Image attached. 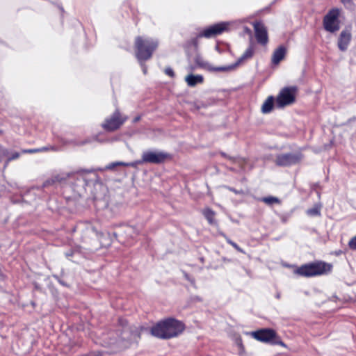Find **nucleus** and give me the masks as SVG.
<instances>
[{
    "instance_id": "nucleus-7",
    "label": "nucleus",
    "mask_w": 356,
    "mask_h": 356,
    "mask_svg": "<svg viewBox=\"0 0 356 356\" xmlns=\"http://www.w3.org/2000/svg\"><path fill=\"white\" fill-rule=\"evenodd\" d=\"M231 22H222L205 28L198 33V37L210 38L228 31L232 26Z\"/></svg>"
},
{
    "instance_id": "nucleus-27",
    "label": "nucleus",
    "mask_w": 356,
    "mask_h": 356,
    "mask_svg": "<svg viewBox=\"0 0 356 356\" xmlns=\"http://www.w3.org/2000/svg\"><path fill=\"white\" fill-rule=\"evenodd\" d=\"M165 73L170 77H174L175 76L174 71L171 67H166L165 69Z\"/></svg>"
},
{
    "instance_id": "nucleus-31",
    "label": "nucleus",
    "mask_w": 356,
    "mask_h": 356,
    "mask_svg": "<svg viewBox=\"0 0 356 356\" xmlns=\"http://www.w3.org/2000/svg\"><path fill=\"white\" fill-rule=\"evenodd\" d=\"M115 342H108L107 343V345H111V344H113Z\"/></svg>"
},
{
    "instance_id": "nucleus-8",
    "label": "nucleus",
    "mask_w": 356,
    "mask_h": 356,
    "mask_svg": "<svg viewBox=\"0 0 356 356\" xmlns=\"http://www.w3.org/2000/svg\"><path fill=\"white\" fill-rule=\"evenodd\" d=\"M127 119V117L122 116L118 111H115L111 117L105 120L102 127L106 131H113L119 129Z\"/></svg>"
},
{
    "instance_id": "nucleus-21",
    "label": "nucleus",
    "mask_w": 356,
    "mask_h": 356,
    "mask_svg": "<svg viewBox=\"0 0 356 356\" xmlns=\"http://www.w3.org/2000/svg\"><path fill=\"white\" fill-rule=\"evenodd\" d=\"M321 213V207L315 206L314 207L309 209L307 211V214L309 216H319Z\"/></svg>"
},
{
    "instance_id": "nucleus-30",
    "label": "nucleus",
    "mask_w": 356,
    "mask_h": 356,
    "mask_svg": "<svg viewBox=\"0 0 356 356\" xmlns=\"http://www.w3.org/2000/svg\"><path fill=\"white\" fill-rule=\"evenodd\" d=\"M230 190H231L232 191H233L234 193H238L236 190H234V189L230 188Z\"/></svg>"
},
{
    "instance_id": "nucleus-3",
    "label": "nucleus",
    "mask_w": 356,
    "mask_h": 356,
    "mask_svg": "<svg viewBox=\"0 0 356 356\" xmlns=\"http://www.w3.org/2000/svg\"><path fill=\"white\" fill-rule=\"evenodd\" d=\"M332 266L324 261H316L301 266L295 273L304 277H313L327 274L331 272Z\"/></svg>"
},
{
    "instance_id": "nucleus-11",
    "label": "nucleus",
    "mask_w": 356,
    "mask_h": 356,
    "mask_svg": "<svg viewBox=\"0 0 356 356\" xmlns=\"http://www.w3.org/2000/svg\"><path fill=\"white\" fill-rule=\"evenodd\" d=\"M254 29L257 42L263 45L266 44L268 42V37L264 25L261 22H255L254 24Z\"/></svg>"
},
{
    "instance_id": "nucleus-32",
    "label": "nucleus",
    "mask_w": 356,
    "mask_h": 356,
    "mask_svg": "<svg viewBox=\"0 0 356 356\" xmlns=\"http://www.w3.org/2000/svg\"><path fill=\"white\" fill-rule=\"evenodd\" d=\"M143 72L146 73V69L145 67H143Z\"/></svg>"
},
{
    "instance_id": "nucleus-1",
    "label": "nucleus",
    "mask_w": 356,
    "mask_h": 356,
    "mask_svg": "<svg viewBox=\"0 0 356 356\" xmlns=\"http://www.w3.org/2000/svg\"><path fill=\"white\" fill-rule=\"evenodd\" d=\"M184 325L175 318H168L152 327L151 334L157 338L167 339L176 337L183 332Z\"/></svg>"
},
{
    "instance_id": "nucleus-9",
    "label": "nucleus",
    "mask_w": 356,
    "mask_h": 356,
    "mask_svg": "<svg viewBox=\"0 0 356 356\" xmlns=\"http://www.w3.org/2000/svg\"><path fill=\"white\" fill-rule=\"evenodd\" d=\"M302 159L300 153L282 154L276 156L275 163L280 166H290L299 163Z\"/></svg>"
},
{
    "instance_id": "nucleus-18",
    "label": "nucleus",
    "mask_w": 356,
    "mask_h": 356,
    "mask_svg": "<svg viewBox=\"0 0 356 356\" xmlns=\"http://www.w3.org/2000/svg\"><path fill=\"white\" fill-rule=\"evenodd\" d=\"M137 165H138V163H137V161H135V162H133V163L114 162V163H112L108 165L106 167V170H112L115 166H118V165L136 167Z\"/></svg>"
},
{
    "instance_id": "nucleus-2",
    "label": "nucleus",
    "mask_w": 356,
    "mask_h": 356,
    "mask_svg": "<svg viewBox=\"0 0 356 356\" xmlns=\"http://www.w3.org/2000/svg\"><path fill=\"white\" fill-rule=\"evenodd\" d=\"M159 41L149 37H137L135 40L136 56L140 63L149 59L156 49Z\"/></svg>"
},
{
    "instance_id": "nucleus-10",
    "label": "nucleus",
    "mask_w": 356,
    "mask_h": 356,
    "mask_svg": "<svg viewBox=\"0 0 356 356\" xmlns=\"http://www.w3.org/2000/svg\"><path fill=\"white\" fill-rule=\"evenodd\" d=\"M167 158H168V154L164 152L148 151L143 152L142 159L140 161H137V163H160L163 162Z\"/></svg>"
},
{
    "instance_id": "nucleus-23",
    "label": "nucleus",
    "mask_w": 356,
    "mask_h": 356,
    "mask_svg": "<svg viewBox=\"0 0 356 356\" xmlns=\"http://www.w3.org/2000/svg\"><path fill=\"white\" fill-rule=\"evenodd\" d=\"M348 246L351 250H356V236L349 241Z\"/></svg>"
},
{
    "instance_id": "nucleus-14",
    "label": "nucleus",
    "mask_w": 356,
    "mask_h": 356,
    "mask_svg": "<svg viewBox=\"0 0 356 356\" xmlns=\"http://www.w3.org/2000/svg\"><path fill=\"white\" fill-rule=\"evenodd\" d=\"M351 40V34L348 31H343L339 36L338 41V47L340 50L345 51Z\"/></svg>"
},
{
    "instance_id": "nucleus-22",
    "label": "nucleus",
    "mask_w": 356,
    "mask_h": 356,
    "mask_svg": "<svg viewBox=\"0 0 356 356\" xmlns=\"http://www.w3.org/2000/svg\"><path fill=\"white\" fill-rule=\"evenodd\" d=\"M121 339L122 340H124V339H129V340H131V339H134L136 338V334H131V337L130 338L129 337V331L127 328H125L122 334H121Z\"/></svg>"
},
{
    "instance_id": "nucleus-15",
    "label": "nucleus",
    "mask_w": 356,
    "mask_h": 356,
    "mask_svg": "<svg viewBox=\"0 0 356 356\" xmlns=\"http://www.w3.org/2000/svg\"><path fill=\"white\" fill-rule=\"evenodd\" d=\"M286 53V49L284 46H280L273 53L272 63L274 65H277L282 60Z\"/></svg>"
},
{
    "instance_id": "nucleus-19",
    "label": "nucleus",
    "mask_w": 356,
    "mask_h": 356,
    "mask_svg": "<svg viewBox=\"0 0 356 356\" xmlns=\"http://www.w3.org/2000/svg\"><path fill=\"white\" fill-rule=\"evenodd\" d=\"M203 215L210 224L214 222L215 213L211 209L207 208L203 211Z\"/></svg>"
},
{
    "instance_id": "nucleus-6",
    "label": "nucleus",
    "mask_w": 356,
    "mask_h": 356,
    "mask_svg": "<svg viewBox=\"0 0 356 356\" xmlns=\"http://www.w3.org/2000/svg\"><path fill=\"white\" fill-rule=\"evenodd\" d=\"M297 92L298 88L296 86H289L282 88L276 99L277 106L282 108L294 103Z\"/></svg>"
},
{
    "instance_id": "nucleus-20",
    "label": "nucleus",
    "mask_w": 356,
    "mask_h": 356,
    "mask_svg": "<svg viewBox=\"0 0 356 356\" xmlns=\"http://www.w3.org/2000/svg\"><path fill=\"white\" fill-rule=\"evenodd\" d=\"M261 201L264 203L271 205L273 204H280V201L277 197H273V196H268L265 197L261 199Z\"/></svg>"
},
{
    "instance_id": "nucleus-4",
    "label": "nucleus",
    "mask_w": 356,
    "mask_h": 356,
    "mask_svg": "<svg viewBox=\"0 0 356 356\" xmlns=\"http://www.w3.org/2000/svg\"><path fill=\"white\" fill-rule=\"evenodd\" d=\"M252 336L257 341L273 345H280L286 347V344L278 337L276 332L271 329H262L252 332Z\"/></svg>"
},
{
    "instance_id": "nucleus-28",
    "label": "nucleus",
    "mask_w": 356,
    "mask_h": 356,
    "mask_svg": "<svg viewBox=\"0 0 356 356\" xmlns=\"http://www.w3.org/2000/svg\"><path fill=\"white\" fill-rule=\"evenodd\" d=\"M200 37H198V35H197L196 38H193L191 40V42L192 43V44L195 47L197 48V46H198V38Z\"/></svg>"
},
{
    "instance_id": "nucleus-25",
    "label": "nucleus",
    "mask_w": 356,
    "mask_h": 356,
    "mask_svg": "<svg viewBox=\"0 0 356 356\" xmlns=\"http://www.w3.org/2000/svg\"><path fill=\"white\" fill-rule=\"evenodd\" d=\"M341 2L348 8H350L353 6V0H341Z\"/></svg>"
},
{
    "instance_id": "nucleus-33",
    "label": "nucleus",
    "mask_w": 356,
    "mask_h": 356,
    "mask_svg": "<svg viewBox=\"0 0 356 356\" xmlns=\"http://www.w3.org/2000/svg\"><path fill=\"white\" fill-rule=\"evenodd\" d=\"M185 277H186V279L189 280V278H188V275H185Z\"/></svg>"
},
{
    "instance_id": "nucleus-5",
    "label": "nucleus",
    "mask_w": 356,
    "mask_h": 356,
    "mask_svg": "<svg viewBox=\"0 0 356 356\" xmlns=\"http://www.w3.org/2000/svg\"><path fill=\"white\" fill-rule=\"evenodd\" d=\"M341 10L339 8H334L329 10L323 18V27L330 33H334L340 29V21L339 17Z\"/></svg>"
},
{
    "instance_id": "nucleus-24",
    "label": "nucleus",
    "mask_w": 356,
    "mask_h": 356,
    "mask_svg": "<svg viewBox=\"0 0 356 356\" xmlns=\"http://www.w3.org/2000/svg\"><path fill=\"white\" fill-rule=\"evenodd\" d=\"M48 148L47 147H43L42 149H27V150H24V152H26V153H35V152H41V151H44V150H47Z\"/></svg>"
},
{
    "instance_id": "nucleus-29",
    "label": "nucleus",
    "mask_w": 356,
    "mask_h": 356,
    "mask_svg": "<svg viewBox=\"0 0 356 356\" xmlns=\"http://www.w3.org/2000/svg\"><path fill=\"white\" fill-rule=\"evenodd\" d=\"M18 156H19V154L16 153L10 159H17Z\"/></svg>"
},
{
    "instance_id": "nucleus-17",
    "label": "nucleus",
    "mask_w": 356,
    "mask_h": 356,
    "mask_svg": "<svg viewBox=\"0 0 356 356\" xmlns=\"http://www.w3.org/2000/svg\"><path fill=\"white\" fill-rule=\"evenodd\" d=\"M274 106V97L269 96L263 103L261 111L263 113H269L272 111Z\"/></svg>"
},
{
    "instance_id": "nucleus-12",
    "label": "nucleus",
    "mask_w": 356,
    "mask_h": 356,
    "mask_svg": "<svg viewBox=\"0 0 356 356\" xmlns=\"http://www.w3.org/2000/svg\"><path fill=\"white\" fill-rule=\"evenodd\" d=\"M195 63L198 67L209 72H227V69H229V67H225V66L213 67L209 62L204 60L200 56H197L195 57Z\"/></svg>"
},
{
    "instance_id": "nucleus-16",
    "label": "nucleus",
    "mask_w": 356,
    "mask_h": 356,
    "mask_svg": "<svg viewBox=\"0 0 356 356\" xmlns=\"http://www.w3.org/2000/svg\"><path fill=\"white\" fill-rule=\"evenodd\" d=\"M185 81L187 83L188 86L193 87L197 84L203 83L204 78L200 74H189L185 78Z\"/></svg>"
},
{
    "instance_id": "nucleus-13",
    "label": "nucleus",
    "mask_w": 356,
    "mask_h": 356,
    "mask_svg": "<svg viewBox=\"0 0 356 356\" xmlns=\"http://www.w3.org/2000/svg\"><path fill=\"white\" fill-rule=\"evenodd\" d=\"M254 54V49L252 47H249L243 55L237 60V61L232 65H225V67H229L227 69V72L232 71L235 70L238 66L245 62L246 60L251 58Z\"/></svg>"
},
{
    "instance_id": "nucleus-26",
    "label": "nucleus",
    "mask_w": 356,
    "mask_h": 356,
    "mask_svg": "<svg viewBox=\"0 0 356 356\" xmlns=\"http://www.w3.org/2000/svg\"><path fill=\"white\" fill-rule=\"evenodd\" d=\"M227 241L228 243L232 245L236 250H237L238 251H239L241 252H243V251L241 250V248L236 243L233 242L232 241H231L229 238L227 239Z\"/></svg>"
}]
</instances>
